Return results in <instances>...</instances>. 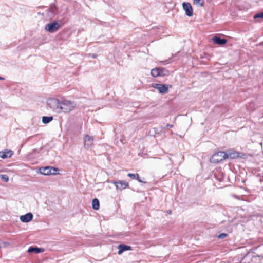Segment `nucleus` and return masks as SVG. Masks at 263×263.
<instances>
[{
	"mask_svg": "<svg viewBox=\"0 0 263 263\" xmlns=\"http://www.w3.org/2000/svg\"><path fill=\"white\" fill-rule=\"evenodd\" d=\"M212 40L215 44L220 45H224L227 42L226 39L217 36H214Z\"/></svg>",
	"mask_w": 263,
	"mask_h": 263,
	"instance_id": "f8f14e48",
	"label": "nucleus"
},
{
	"mask_svg": "<svg viewBox=\"0 0 263 263\" xmlns=\"http://www.w3.org/2000/svg\"><path fill=\"white\" fill-rule=\"evenodd\" d=\"M33 215L31 213H27L24 215L20 216V220L23 222L27 223L31 221L33 219Z\"/></svg>",
	"mask_w": 263,
	"mask_h": 263,
	"instance_id": "1a4fd4ad",
	"label": "nucleus"
},
{
	"mask_svg": "<svg viewBox=\"0 0 263 263\" xmlns=\"http://www.w3.org/2000/svg\"><path fill=\"white\" fill-rule=\"evenodd\" d=\"M173 125H171V124H167L166 125V127H168L170 128H172V127H173Z\"/></svg>",
	"mask_w": 263,
	"mask_h": 263,
	"instance_id": "a878e982",
	"label": "nucleus"
},
{
	"mask_svg": "<svg viewBox=\"0 0 263 263\" xmlns=\"http://www.w3.org/2000/svg\"><path fill=\"white\" fill-rule=\"evenodd\" d=\"M159 70V76L164 77L169 74V71L164 68L158 67Z\"/></svg>",
	"mask_w": 263,
	"mask_h": 263,
	"instance_id": "f3484780",
	"label": "nucleus"
},
{
	"mask_svg": "<svg viewBox=\"0 0 263 263\" xmlns=\"http://www.w3.org/2000/svg\"><path fill=\"white\" fill-rule=\"evenodd\" d=\"M227 236V234L226 233H221L220 234H219L218 236V238L219 239H223L225 237H226Z\"/></svg>",
	"mask_w": 263,
	"mask_h": 263,
	"instance_id": "5701e85b",
	"label": "nucleus"
},
{
	"mask_svg": "<svg viewBox=\"0 0 263 263\" xmlns=\"http://www.w3.org/2000/svg\"><path fill=\"white\" fill-rule=\"evenodd\" d=\"M97 55L96 54H93L92 55V57L93 58H96L97 57Z\"/></svg>",
	"mask_w": 263,
	"mask_h": 263,
	"instance_id": "cd10ccee",
	"label": "nucleus"
},
{
	"mask_svg": "<svg viewBox=\"0 0 263 263\" xmlns=\"http://www.w3.org/2000/svg\"><path fill=\"white\" fill-rule=\"evenodd\" d=\"M60 102L58 99L51 98L47 100V105L54 112L60 114Z\"/></svg>",
	"mask_w": 263,
	"mask_h": 263,
	"instance_id": "f03ea898",
	"label": "nucleus"
},
{
	"mask_svg": "<svg viewBox=\"0 0 263 263\" xmlns=\"http://www.w3.org/2000/svg\"><path fill=\"white\" fill-rule=\"evenodd\" d=\"M61 27V25L56 21L48 23L45 27V29L50 33H54L58 31Z\"/></svg>",
	"mask_w": 263,
	"mask_h": 263,
	"instance_id": "20e7f679",
	"label": "nucleus"
},
{
	"mask_svg": "<svg viewBox=\"0 0 263 263\" xmlns=\"http://www.w3.org/2000/svg\"><path fill=\"white\" fill-rule=\"evenodd\" d=\"M118 248L119 249L118 251V254L119 255L121 254L123 252L127 250H132V247L130 246L120 244L118 246Z\"/></svg>",
	"mask_w": 263,
	"mask_h": 263,
	"instance_id": "ddd939ff",
	"label": "nucleus"
},
{
	"mask_svg": "<svg viewBox=\"0 0 263 263\" xmlns=\"http://www.w3.org/2000/svg\"><path fill=\"white\" fill-rule=\"evenodd\" d=\"M13 154V152L11 150L6 149L0 152V157L3 159L11 157Z\"/></svg>",
	"mask_w": 263,
	"mask_h": 263,
	"instance_id": "4468645a",
	"label": "nucleus"
},
{
	"mask_svg": "<svg viewBox=\"0 0 263 263\" xmlns=\"http://www.w3.org/2000/svg\"><path fill=\"white\" fill-rule=\"evenodd\" d=\"M44 251V249L41 248H38L37 247H30L29 248L28 250V252L29 253H39L43 252Z\"/></svg>",
	"mask_w": 263,
	"mask_h": 263,
	"instance_id": "2eb2a0df",
	"label": "nucleus"
},
{
	"mask_svg": "<svg viewBox=\"0 0 263 263\" xmlns=\"http://www.w3.org/2000/svg\"><path fill=\"white\" fill-rule=\"evenodd\" d=\"M76 107V103L74 102L63 100L60 102V114L61 112L69 113L71 111Z\"/></svg>",
	"mask_w": 263,
	"mask_h": 263,
	"instance_id": "f257e3e1",
	"label": "nucleus"
},
{
	"mask_svg": "<svg viewBox=\"0 0 263 263\" xmlns=\"http://www.w3.org/2000/svg\"><path fill=\"white\" fill-rule=\"evenodd\" d=\"M116 187L120 190H123L127 187L129 185L128 183L123 180H119L115 182Z\"/></svg>",
	"mask_w": 263,
	"mask_h": 263,
	"instance_id": "9d476101",
	"label": "nucleus"
},
{
	"mask_svg": "<svg viewBox=\"0 0 263 263\" xmlns=\"http://www.w3.org/2000/svg\"><path fill=\"white\" fill-rule=\"evenodd\" d=\"M57 7L54 5H51L50 7L46 10L47 15L48 17L53 18L57 11Z\"/></svg>",
	"mask_w": 263,
	"mask_h": 263,
	"instance_id": "9b49d317",
	"label": "nucleus"
},
{
	"mask_svg": "<svg viewBox=\"0 0 263 263\" xmlns=\"http://www.w3.org/2000/svg\"><path fill=\"white\" fill-rule=\"evenodd\" d=\"M182 7L185 12V14L187 16L191 17L193 16V11L192 7L190 3L184 2L182 4Z\"/></svg>",
	"mask_w": 263,
	"mask_h": 263,
	"instance_id": "6e6552de",
	"label": "nucleus"
},
{
	"mask_svg": "<svg viewBox=\"0 0 263 263\" xmlns=\"http://www.w3.org/2000/svg\"><path fill=\"white\" fill-rule=\"evenodd\" d=\"M92 208L95 210H98L100 208L99 201L97 198H94L92 201Z\"/></svg>",
	"mask_w": 263,
	"mask_h": 263,
	"instance_id": "a211bd4d",
	"label": "nucleus"
},
{
	"mask_svg": "<svg viewBox=\"0 0 263 263\" xmlns=\"http://www.w3.org/2000/svg\"><path fill=\"white\" fill-rule=\"evenodd\" d=\"M93 138L92 136L86 135L84 137V147L86 149H89L93 143Z\"/></svg>",
	"mask_w": 263,
	"mask_h": 263,
	"instance_id": "0eeeda50",
	"label": "nucleus"
},
{
	"mask_svg": "<svg viewBox=\"0 0 263 263\" xmlns=\"http://www.w3.org/2000/svg\"><path fill=\"white\" fill-rule=\"evenodd\" d=\"M240 153L238 152H236L235 151L231 152L228 153H227V155L228 156V158H230L231 159H236L239 157Z\"/></svg>",
	"mask_w": 263,
	"mask_h": 263,
	"instance_id": "dca6fc26",
	"label": "nucleus"
},
{
	"mask_svg": "<svg viewBox=\"0 0 263 263\" xmlns=\"http://www.w3.org/2000/svg\"><path fill=\"white\" fill-rule=\"evenodd\" d=\"M127 176L128 177H129L130 178H131L132 179H136V177H137V175L136 174H132V173H129L127 174Z\"/></svg>",
	"mask_w": 263,
	"mask_h": 263,
	"instance_id": "b1692460",
	"label": "nucleus"
},
{
	"mask_svg": "<svg viewBox=\"0 0 263 263\" xmlns=\"http://www.w3.org/2000/svg\"><path fill=\"white\" fill-rule=\"evenodd\" d=\"M40 172L44 175H55L58 173L59 170L55 167L47 166L40 168Z\"/></svg>",
	"mask_w": 263,
	"mask_h": 263,
	"instance_id": "39448f33",
	"label": "nucleus"
},
{
	"mask_svg": "<svg viewBox=\"0 0 263 263\" xmlns=\"http://www.w3.org/2000/svg\"><path fill=\"white\" fill-rule=\"evenodd\" d=\"M53 118L52 116H43L42 117V122L44 124H48L53 120Z\"/></svg>",
	"mask_w": 263,
	"mask_h": 263,
	"instance_id": "6ab92c4d",
	"label": "nucleus"
},
{
	"mask_svg": "<svg viewBox=\"0 0 263 263\" xmlns=\"http://www.w3.org/2000/svg\"><path fill=\"white\" fill-rule=\"evenodd\" d=\"M167 213H168L169 214H171V210L168 211Z\"/></svg>",
	"mask_w": 263,
	"mask_h": 263,
	"instance_id": "c756f323",
	"label": "nucleus"
},
{
	"mask_svg": "<svg viewBox=\"0 0 263 263\" xmlns=\"http://www.w3.org/2000/svg\"><path fill=\"white\" fill-rule=\"evenodd\" d=\"M228 158L227 153L219 151L214 154L210 158V162L214 163H218L223 160Z\"/></svg>",
	"mask_w": 263,
	"mask_h": 263,
	"instance_id": "7ed1b4c3",
	"label": "nucleus"
},
{
	"mask_svg": "<svg viewBox=\"0 0 263 263\" xmlns=\"http://www.w3.org/2000/svg\"><path fill=\"white\" fill-rule=\"evenodd\" d=\"M4 79H5V78H4V77H1V76H0V80H4Z\"/></svg>",
	"mask_w": 263,
	"mask_h": 263,
	"instance_id": "c85d7f7f",
	"label": "nucleus"
},
{
	"mask_svg": "<svg viewBox=\"0 0 263 263\" xmlns=\"http://www.w3.org/2000/svg\"><path fill=\"white\" fill-rule=\"evenodd\" d=\"M245 258H243L241 261H240V263H245Z\"/></svg>",
	"mask_w": 263,
	"mask_h": 263,
	"instance_id": "bb28decb",
	"label": "nucleus"
},
{
	"mask_svg": "<svg viewBox=\"0 0 263 263\" xmlns=\"http://www.w3.org/2000/svg\"><path fill=\"white\" fill-rule=\"evenodd\" d=\"M136 175H137V177L136 178V179L139 182H144L143 181H142L140 177H139V174H136Z\"/></svg>",
	"mask_w": 263,
	"mask_h": 263,
	"instance_id": "393cba45",
	"label": "nucleus"
},
{
	"mask_svg": "<svg viewBox=\"0 0 263 263\" xmlns=\"http://www.w3.org/2000/svg\"><path fill=\"white\" fill-rule=\"evenodd\" d=\"M151 73L154 77H157L159 76V70L158 68H155L151 70Z\"/></svg>",
	"mask_w": 263,
	"mask_h": 263,
	"instance_id": "aec40b11",
	"label": "nucleus"
},
{
	"mask_svg": "<svg viewBox=\"0 0 263 263\" xmlns=\"http://www.w3.org/2000/svg\"><path fill=\"white\" fill-rule=\"evenodd\" d=\"M254 19L263 18V12L258 13L254 16Z\"/></svg>",
	"mask_w": 263,
	"mask_h": 263,
	"instance_id": "4be33fe9",
	"label": "nucleus"
},
{
	"mask_svg": "<svg viewBox=\"0 0 263 263\" xmlns=\"http://www.w3.org/2000/svg\"><path fill=\"white\" fill-rule=\"evenodd\" d=\"M152 87L157 89L159 92L161 94H166L168 91V86L166 84L154 83L152 85Z\"/></svg>",
	"mask_w": 263,
	"mask_h": 263,
	"instance_id": "423d86ee",
	"label": "nucleus"
},
{
	"mask_svg": "<svg viewBox=\"0 0 263 263\" xmlns=\"http://www.w3.org/2000/svg\"><path fill=\"white\" fill-rule=\"evenodd\" d=\"M0 178L5 182H7L9 180V177L5 174H0Z\"/></svg>",
	"mask_w": 263,
	"mask_h": 263,
	"instance_id": "412c9836",
	"label": "nucleus"
}]
</instances>
